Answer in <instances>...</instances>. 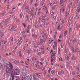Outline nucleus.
Wrapping results in <instances>:
<instances>
[{
    "label": "nucleus",
    "instance_id": "48",
    "mask_svg": "<svg viewBox=\"0 0 80 80\" xmlns=\"http://www.w3.org/2000/svg\"><path fill=\"white\" fill-rule=\"evenodd\" d=\"M46 17V15H44L43 17H42V18H43L44 19H45V18Z\"/></svg>",
    "mask_w": 80,
    "mask_h": 80
},
{
    "label": "nucleus",
    "instance_id": "33",
    "mask_svg": "<svg viewBox=\"0 0 80 80\" xmlns=\"http://www.w3.org/2000/svg\"><path fill=\"white\" fill-rule=\"evenodd\" d=\"M33 79L34 80H39V79L35 77H33Z\"/></svg>",
    "mask_w": 80,
    "mask_h": 80
},
{
    "label": "nucleus",
    "instance_id": "25",
    "mask_svg": "<svg viewBox=\"0 0 80 80\" xmlns=\"http://www.w3.org/2000/svg\"><path fill=\"white\" fill-rule=\"evenodd\" d=\"M30 52H31V50L30 49H28L27 52L28 53V54H30Z\"/></svg>",
    "mask_w": 80,
    "mask_h": 80
},
{
    "label": "nucleus",
    "instance_id": "28",
    "mask_svg": "<svg viewBox=\"0 0 80 80\" xmlns=\"http://www.w3.org/2000/svg\"><path fill=\"white\" fill-rule=\"evenodd\" d=\"M64 73V72H63V71L62 70L61 71V74L63 75Z\"/></svg>",
    "mask_w": 80,
    "mask_h": 80
},
{
    "label": "nucleus",
    "instance_id": "1",
    "mask_svg": "<svg viewBox=\"0 0 80 80\" xmlns=\"http://www.w3.org/2000/svg\"><path fill=\"white\" fill-rule=\"evenodd\" d=\"M20 74L18 70L16 69H12L11 71V75H18Z\"/></svg>",
    "mask_w": 80,
    "mask_h": 80
},
{
    "label": "nucleus",
    "instance_id": "60",
    "mask_svg": "<svg viewBox=\"0 0 80 80\" xmlns=\"http://www.w3.org/2000/svg\"><path fill=\"white\" fill-rule=\"evenodd\" d=\"M23 16V14H21L20 15V18H22V16Z\"/></svg>",
    "mask_w": 80,
    "mask_h": 80
},
{
    "label": "nucleus",
    "instance_id": "63",
    "mask_svg": "<svg viewBox=\"0 0 80 80\" xmlns=\"http://www.w3.org/2000/svg\"><path fill=\"white\" fill-rule=\"evenodd\" d=\"M56 67H58V66H59V65L58 64H57L56 65Z\"/></svg>",
    "mask_w": 80,
    "mask_h": 80
},
{
    "label": "nucleus",
    "instance_id": "45",
    "mask_svg": "<svg viewBox=\"0 0 80 80\" xmlns=\"http://www.w3.org/2000/svg\"><path fill=\"white\" fill-rule=\"evenodd\" d=\"M38 5V3H36L35 4V7H37Z\"/></svg>",
    "mask_w": 80,
    "mask_h": 80
},
{
    "label": "nucleus",
    "instance_id": "14",
    "mask_svg": "<svg viewBox=\"0 0 80 80\" xmlns=\"http://www.w3.org/2000/svg\"><path fill=\"white\" fill-rule=\"evenodd\" d=\"M63 27V25H62V24H61L60 26H58V27L57 28L58 30H59V28H60V27H61L60 28L61 29V28H62Z\"/></svg>",
    "mask_w": 80,
    "mask_h": 80
},
{
    "label": "nucleus",
    "instance_id": "11",
    "mask_svg": "<svg viewBox=\"0 0 80 80\" xmlns=\"http://www.w3.org/2000/svg\"><path fill=\"white\" fill-rule=\"evenodd\" d=\"M72 50L73 52H76V48H74L72 47Z\"/></svg>",
    "mask_w": 80,
    "mask_h": 80
},
{
    "label": "nucleus",
    "instance_id": "59",
    "mask_svg": "<svg viewBox=\"0 0 80 80\" xmlns=\"http://www.w3.org/2000/svg\"><path fill=\"white\" fill-rule=\"evenodd\" d=\"M59 38L62 39V35L60 34L59 36Z\"/></svg>",
    "mask_w": 80,
    "mask_h": 80
},
{
    "label": "nucleus",
    "instance_id": "36",
    "mask_svg": "<svg viewBox=\"0 0 80 80\" xmlns=\"http://www.w3.org/2000/svg\"><path fill=\"white\" fill-rule=\"evenodd\" d=\"M77 52H80V48H78L77 49Z\"/></svg>",
    "mask_w": 80,
    "mask_h": 80
},
{
    "label": "nucleus",
    "instance_id": "38",
    "mask_svg": "<svg viewBox=\"0 0 80 80\" xmlns=\"http://www.w3.org/2000/svg\"><path fill=\"white\" fill-rule=\"evenodd\" d=\"M33 0H30V4L31 5H32V3H33Z\"/></svg>",
    "mask_w": 80,
    "mask_h": 80
},
{
    "label": "nucleus",
    "instance_id": "5",
    "mask_svg": "<svg viewBox=\"0 0 80 80\" xmlns=\"http://www.w3.org/2000/svg\"><path fill=\"white\" fill-rule=\"evenodd\" d=\"M69 11H66L65 13V18H67L69 15Z\"/></svg>",
    "mask_w": 80,
    "mask_h": 80
},
{
    "label": "nucleus",
    "instance_id": "7",
    "mask_svg": "<svg viewBox=\"0 0 80 80\" xmlns=\"http://www.w3.org/2000/svg\"><path fill=\"white\" fill-rule=\"evenodd\" d=\"M11 72V70L10 69L8 68L7 69L6 72L7 73H10Z\"/></svg>",
    "mask_w": 80,
    "mask_h": 80
},
{
    "label": "nucleus",
    "instance_id": "35",
    "mask_svg": "<svg viewBox=\"0 0 80 80\" xmlns=\"http://www.w3.org/2000/svg\"><path fill=\"white\" fill-rule=\"evenodd\" d=\"M63 3V1L62 0H60V4H62Z\"/></svg>",
    "mask_w": 80,
    "mask_h": 80
},
{
    "label": "nucleus",
    "instance_id": "43",
    "mask_svg": "<svg viewBox=\"0 0 80 80\" xmlns=\"http://www.w3.org/2000/svg\"><path fill=\"white\" fill-rule=\"evenodd\" d=\"M34 52H38V49H34Z\"/></svg>",
    "mask_w": 80,
    "mask_h": 80
},
{
    "label": "nucleus",
    "instance_id": "12",
    "mask_svg": "<svg viewBox=\"0 0 80 80\" xmlns=\"http://www.w3.org/2000/svg\"><path fill=\"white\" fill-rule=\"evenodd\" d=\"M35 15H36V12H35L33 13V15L32 16V18L33 19H35Z\"/></svg>",
    "mask_w": 80,
    "mask_h": 80
},
{
    "label": "nucleus",
    "instance_id": "24",
    "mask_svg": "<svg viewBox=\"0 0 80 80\" xmlns=\"http://www.w3.org/2000/svg\"><path fill=\"white\" fill-rule=\"evenodd\" d=\"M54 61H55V58H53L51 60V62H54Z\"/></svg>",
    "mask_w": 80,
    "mask_h": 80
},
{
    "label": "nucleus",
    "instance_id": "37",
    "mask_svg": "<svg viewBox=\"0 0 80 80\" xmlns=\"http://www.w3.org/2000/svg\"><path fill=\"white\" fill-rule=\"evenodd\" d=\"M51 55H52V56H55V53L54 52L52 53L51 54Z\"/></svg>",
    "mask_w": 80,
    "mask_h": 80
},
{
    "label": "nucleus",
    "instance_id": "56",
    "mask_svg": "<svg viewBox=\"0 0 80 80\" xmlns=\"http://www.w3.org/2000/svg\"><path fill=\"white\" fill-rule=\"evenodd\" d=\"M72 75H75V72L74 71H73L72 72Z\"/></svg>",
    "mask_w": 80,
    "mask_h": 80
},
{
    "label": "nucleus",
    "instance_id": "41",
    "mask_svg": "<svg viewBox=\"0 0 80 80\" xmlns=\"http://www.w3.org/2000/svg\"><path fill=\"white\" fill-rule=\"evenodd\" d=\"M54 44L55 47H56V46H57V42L55 41L54 42Z\"/></svg>",
    "mask_w": 80,
    "mask_h": 80
},
{
    "label": "nucleus",
    "instance_id": "31",
    "mask_svg": "<svg viewBox=\"0 0 80 80\" xmlns=\"http://www.w3.org/2000/svg\"><path fill=\"white\" fill-rule=\"evenodd\" d=\"M28 8H29V6H26L25 8V10H28Z\"/></svg>",
    "mask_w": 80,
    "mask_h": 80
},
{
    "label": "nucleus",
    "instance_id": "51",
    "mask_svg": "<svg viewBox=\"0 0 80 80\" xmlns=\"http://www.w3.org/2000/svg\"><path fill=\"white\" fill-rule=\"evenodd\" d=\"M41 13V12H40L39 11L38 13V15H40Z\"/></svg>",
    "mask_w": 80,
    "mask_h": 80
},
{
    "label": "nucleus",
    "instance_id": "53",
    "mask_svg": "<svg viewBox=\"0 0 80 80\" xmlns=\"http://www.w3.org/2000/svg\"><path fill=\"white\" fill-rule=\"evenodd\" d=\"M49 5H51V6H52V5H53V3H49Z\"/></svg>",
    "mask_w": 80,
    "mask_h": 80
},
{
    "label": "nucleus",
    "instance_id": "17",
    "mask_svg": "<svg viewBox=\"0 0 80 80\" xmlns=\"http://www.w3.org/2000/svg\"><path fill=\"white\" fill-rule=\"evenodd\" d=\"M67 50H68L67 47H65L64 48L65 53H67Z\"/></svg>",
    "mask_w": 80,
    "mask_h": 80
},
{
    "label": "nucleus",
    "instance_id": "50",
    "mask_svg": "<svg viewBox=\"0 0 80 80\" xmlns=\"http://www.w3.org/2000/svg\"><path fill=\"white\" fill-rule=\"evenodd\" d=\"M22 26H23L24 27H25V26H26L25 24L24 23H22Z\"/></svg>",
    "mask_w": 80,
    "mask_h": 80
},
{
    "label": "nucleus",
    "instance_id": "13",
    "mask_svg": "<svg viewBox=\"0 0 80 80\" xmlns=\"http://www.w3.org/2000/svg\"><path fill=\"white\" fill-rule=\"evenodd\" d=\"M64 11H65V10L64 8H61L60 9V12L61 13H63V12H64Z\"/></svg>",
    "mask_w": 80,
    "mask_h": 80
},
{
    "label": "nucleus",
    "instance_id": "44",
    "mask_svg": "<svg viewBox=\"0 0 80 80\" xmlns=\"http://www.w3.org/2000/svg\"><path fill=\"white\" fill-rule=\"evenodd\" d=\"M42 50H43L44 49V47L43 46H42V48H41Z\"/></svg>",
    "mask_w": 80,
    "mask_h": 80
},
{
    "label": "nucleus",
    "instance_id": "55",
    "mask_svg": "<svg viewBox=\"0 0 80 80\" xmlns=\"http://www.w3.org/2000/svg\"><path fill=\"white\" fill-rule=\"evenodd\" d=\"M5 12L2 13V16H4V15H5Z\"/></svg>",
    "mask_w": 80,
    "mask_h": 80
},
{
    "label": "nucleus",
    "instance_id": "61",
    "mask_svg": "<svg viewBox=\"0 0 80 80\" xmlns=\"http://www.w3.org/2000/svg\"><path fill=\"white\" fill-rule=\"evenodd\" d=\"M58 6V4H57L54 5V7H55L56 8V7Z\"/></svg>",
    "mask_w": 80,
    "mask_h": 80
},
{
    "label": "nucleus",
    "instance_id": "8",
    "mask_svg": "<svg viewBox=\"0 0 80 80\" xmlns=\"http://www.w3.org/2000/svg\"><path fill=\"white\" fill-rule=\"evenodd\" d=\"M71 55L70 54H69L68 56V57L67 58H66L65 60H66L68 61H69V60H70V56Z\"/></svg>",
    "mask_w": 80,
    "mask_h": 80
},
{
    "label": "nucleus",
    "instance_id": "46",
    "mask_svg": "<svg viewBox=\"0 0 80 80\" xmlns=\"http://www.w3.org/2000/svg\"><path fill=\"white\" fill-rule=\"evenodd\" d=\"M58 53H60V48H58Z\"/></svg>",
    "mask_w": 80,
    "mask_h": 80
},
{
    "label": "nucleus",
    "instance_id": "6",
    "mask_svg": "<svg viewBox=\"0 0 80 80\" xmlns=\"http://www.w3.org/2000/svg\"><path fill=\"white\" fill-rule=\"evenodd\" d=\"M9 67H10V68L12 69H12H13V67L12 64V63H10V62H9Z\"/></svg>",
    "mask_w": 80,
    "mask_h": 80
},
{
    "label": "nucleus",
    "instance_id": "2",
    "mask_svg": "<svg viewBox=\"0 0 80 80\" xmlns=\"http://www.w3.org/2000/svg\"><path fill=\"white\" fill-rule=\"evenodd\" d=\"M11 77H12V80H20V79L19 77H15L13 75H11Z\"/></svg>",
    "mask_w": 80,
    "mask_h": 80
},
{
    "label": "nucleus",
    "instance_id": "34",
    "mask_svg": "<svg viewBox=\"0 0 80 80\" xmlns=\"http://www.w3.org/2000/svg\"><path fill=\"white\" fill-rule=\"evenodd\" d=\"M77 9H80V3L79 4L78 6L77 7Z\"/></svg>",
    "mask_w": 80,
    "mask_h": 80
},
{
    "label": "nucleus",
    "instance_id": "49",
    "mask_svg": "<svg viewBox=\"0 0 80 80\" xmlns=\"http://www.w3.org/2000/svg\"><path fill=\"white\" fill-rule=\"evenodd\" d=\"M55 8H56L55 7H53L52 8V10H55Z\"/></svg>",
    "mask_w": 80,
    "mask_h": 80
},
{
    "label": "nucleus",
    "instance_id": "3",
    "mask_svg": "<svg viewBox=\"0 0 80 80\" xmlns=\"http://www.w3.org/2000/svg\"><path fill=\"white\" fill-rule=\"evenodd\" d=\"M17 26H14V25H11L9 28V31H11L13 28H17Z\"/></svg>",
    "mask_w": 80,
    "mask_h": 80
},
{
    "label": "nucleus",
    "instance_id": "26",
    "mask_svg": "<svg viewBox=\"0 0 80 80\" xmlns=\"http://www.w3.org/2000/svg\"><path fill=\"white\" fill-rule=\"evenodd\" d=\"M67 31H66L64 32V36H67Z\"/></svg>",
    "mask_w": 80,
    "mask_h": 80
},
{
    "label": "nucleus",
    "instance_id": "32",
    "mask_svg": "<svg viewBox=\"0 0 80 80\" xmlns=\"http://www.w3.org/2000/svg\"><path fill=\"white\" fill-rule=\"evenodd\" d=\"M15 63V64H16V65L18 64V61H15L14 62Z\"/></svg>",
    "mask_w": 80,
    "mask_h": 80
},
{
    "label": "nucleus",
    "instance_id": "64",
    "mask_svg": "<svg viewBox=\"0 0 80 80\" xmlns=\"http://www.w3.org/2000/svg\"><path fill=\"white\" fill-rule=\"evenodd\" d=\"M53 14H54L53 12H51V15H53Z\"/></svg>",
    "mask_w": 80,
    "mask_h": 80
},
{
    "label": "nucleus",
    "instance_id": "52",
    "mask_svg": "<svg viewBox=\"0 0 80 80\" xmlns=\"http://www.w3.org/2000/svg\"><path fill=\"white\" fill-rule=\"evenodd\" d=\"M75 42H76V40L75 39H74L73 40V43H75Z\"/></svg>",
    "mask_w": 80,
    "mask_h": 80
},
{
    "label": "nucleus",
    "instance_id": "30",
    "mask_svg": "<svg viewBox=\"0 0 80 80\" xmlns=\"http://www.w3.org/2000/svg\"><path fill=\"white\" fill-rule=\"evenodd\" d=\"M69 33H70V32H71V27H70L69 28Z\"/></svg>",
    "mask_w": 80,
    "mask_h": 80
},
{
    "label": "nucleus",
    "instance_id": "29",
    "mask_svg": "<svg viewBox=\"0 0 80 80\" xmlns=\"http://www.w3.org/2000/svg\"><path fill=\"white\" fill-rule=\"evenodd\" d=\"M78 17H79L78 14H77L76 16V19H78Z\"/></svg>",
    "mask_w": 80,
    "mask_h": 80
},
{
    "label": "nucleus",
    "instance_id": "47",
    "mask_svg": "<svg viewBox=\"0 0 80 80\" xmlns=\"http://www.w3.org/2000/svg\"><path fill=\"white\" fill-rule=\"evenodd\" d=\"M64 6H65V4H63L62 5H61V8H63Z\"/></svg>",
    "mask_w": 80,
    "mask_h": 80
},
{
    "label": "nucleus",
    "instance_id": "58",
    "mask_svg": "<svg viewBox=\"0 0 80 80\" xmlns=\"http://www.w3.org/2000/svg\"><path fill=\"white\" fill-rule=\"evenodd\" d=\"M40 54H41V52H38L37 53V54L38 55H40Z\"/></svg>",
    "mask_w": 80,
    "mask_h": 80
},
{
    "label": "nucleus",
    "instance_id": "62",
    "mask_svg": "<svg viewBox=\"0 0 80 80\" xmlns=\"http://www.w3.org/2000/svg\"><path fill=\"white\" fill-rule=\"evenodd\" d=\"M25 63L26 64V65H28V63L27 62H25Z\"/></svg>",
    "mask_w": 80,
    "mask_h": 80
},
{
    "label": "nucleus",
    "instance_id": "16",
    "mask_svg": "<svg viewBox=\"0 0 80 80\" xmlns=\"http://www.w3.org/2000/svg\"><path fill=\"white\" fill-rule=\"evenodd\" d=\"M80 76V71H79L77 73V75L76 77L77 78H78V77Z\"/></svg>",
    "mask_w": 80,
    "mask_h": 80
},
{
    "label": "nucleus",
    "instance_id": "21",
    "mask_svg": "<svg viewBox=\"0 0 80 80\" xmlns=\"http://www.w3.org/2000/svg\"><path fill=\"white\" fill-rule=\"evenodd\" d=\"M69 18L70 20V22H72V19L73 18V17H72V16H71Z\"/></svg>",
    "mask_w": 80,
    "mask_h": 80
},
{
    "label": "nucleus",
    "instance_id": "10",
    "mask_svg": "<svg viewBox=\"0 0 80 80\" xmlns=\"http://www.w3.org/2000/svg\"><path fill=\"white\" fill-rule=\"evenodd\" d=\"M73 3V2H71L70 4V7H69V9H71L73 7V4H72Z\"/></svg>",
    "mask_w": 80,
    "mask_h": 80
},
{
    "label": "nucleus",
    "instance_id": "4",
    "mask_svg": "<svg viewBox=\"0 0 80 80\" xmlns=\"http://www.w3.org/2000/svg\"><path fill=\"white\" fill-rule=\"evenodd\" d=\"M22 74L23 76H26L27 75V72L25 69H23L22 72Z\"/></svg>",
    "mask_w": 80,
    "mask_h": 80
},
{
    "label": "nucleus",
    "instance_id": "19",
    "mask_svg": "<svg viewBox=\"0 0 80 80\" xmlns=\"http://www.w3.org/2000/svg\"><path fill=\"white\" fill-rule=\"evenodd\" d=\"M64 46V44L63 43H61V47L62 48H63V46Z\"/></svg>",
    "mask_w": 80,
    "mask_h": 80
},
{
    "label": "nucleus",
    "instance_id": "20",
    "mask_svg": "<svg viewBox=\"0 0 80 80\" xmlns=\"http://www.w3.org/2000/svg\"><path fill=\"white\" fill-rule=\"evenodd\" d=\"M80 9H78L77 8V14H78L79 13H80Z\"/></svg>",
    "mask_w": 80,
    "mask_h": 80
},
{
    "label": "nucleus",
    "instance_id": "22",
    "mask_svg": "<svg viewBox=\"0 0 80 80\" xmlns=\"http://www.w3.org/2000/svg\"><path fill=\"white\" fill-rule=\"evenodd\" d=\"M44 2H45V1H44V0H42V1H41V3L42 5H43V4H44Z\"/></svg>",
    "mask_w": 80,
    "mask_h": 80
},
{
    "label": "nucleus",
    "instance_id": "57",
    "mask_svg": "<svg viewBox=\"0 0 80 80\" xmlns=\"http://www.w3.org/2000/svg\"><path fill=\"white\" fill-rule=\"evenodd\" d=\"M13 31H17V28H13Z\"/></svg>",
    "mask_w": 80,
    "mask_h": 80
},
{
    "label": "nucleus",
    "instance_id": "39",
    "mask_svg": "<svg viewBox=\"0 0 80 80\" xmlns=\"http://www.w3.org/2000/svg\"><path fill=\"white\" fill-rule=\"evenodd\" d=\"M21 43L22 42H20V41H19V42L18 43V45H20Z\"/></svg>",
    "mask_w": 80,
    "mask_h": 80
},
{
    "label": "nucleus",
    "instance_id": "40",
    "mask_svg": "<svg viewBox=\"0 0 80 80\" xmlns=\"http://www.w3.org/2000/svg\"><path fill=\"white\" fill-rule=\"evenodd\" d=\"M59 61H60V62H62V59L61 58H59Z\"/></svg>",
    "mask_w": 80,
    "mask_h": 80
},
{
    "label": "nucleus",
    "instance_id": "42",
    "mask_svg": "<svg viewBox=\"0 0 80 80\" xmlns=\"http://www.w3.org/2000/svg\"><path fill=\"white\" fill-rule=\"evenodd\" d=\"M22 38H20L19 39H18V41L19 42H21L22 41Z\"/></svg>",
    "mask_w": 80,
    "mask_h": 80
},
{
    "label": "nucleus",
    "instance_id": "54",
    "mask_svg": "<svg viewBox=\"0 0 80 80\" xmlns=\"http://www.w3.org/2000/svg\"><path fill=\"white\" fill-rule=\"evenodd\" d=\"M45 19H42V20L41 21L42 22H45Z\"/></svg>",
    "mask_w": 80,
    "mask_h": 80
},
{
    "label": "nucleus",
    "instance_id": "23",
    "mask_svg": "<svg viewBox=\"0 0 80 80\" xmlns=\"http://www.w3.org/2000/svg\"><path fill=\"white\" fill-rule=\"evenodd\" d=\"M5 20V25H7V22H8V19H6Z\"/></svg>",
    "mask_w": 80,
    "mask_h": 80
},
{
    "label": "nucleus",
    "instance_id": "18",
    "mask_svg": "<svg viewBox=\"0 0 80 80\" xmlns=\"http://www.w3.org/2000/svg\"><path fill=\"white\" fill-rule=\"evenodd\" d=\"M51 74H53L54 73V74H55V73H56V72L55 71V70H53L51 71Z\"/></svg>",
    "mask_w": 80,
    "mask_h": 80
},
{
    "label": "nucleus",
    "instance_id": "9",
    "mask_svg": "<svg viewBox=\"0 0 80 80\" xmlns=\"http://www.w3.org/2000/svg\"><path fill=\"white\" fill-rule=\"evenodd\" d=\"M68 39H69V40H68L69 44V45H70L71 44V43H72V39L70 38H69Z\"/></svg>",
    "mask_w": 80,
    "mask_h": 80
},
{
    "label": "nucleus",
    "instance_id": "15",
    "mask_svg": "<svg viewBox=\"0 0 80 80\" xmlns=\"http://www.w3.org/2000/svg\"><path fill=\"white\" fill-rule=\"evenodd\" d=\"M42 8L44 10H47V7H46L45 5H44V6H43Z\"/></svg>",
    "mask_w": 80,
    "mask_h": 80
},
{
    "label": "nucleus",
    "instance_id": "27",
    "mask_svg": "<svg viewBox=\"0 0 80 80\" xmlns=\"http://www.w3.org/2000/svg\"><path fill=\"white\" fill-rule=\"evenodd\" d=\"M62 24H63V23H65V19H63L62 20Z\"/></svg>",
    "mask_w": 80,
    "mask_h": 80
}]
</instances>
